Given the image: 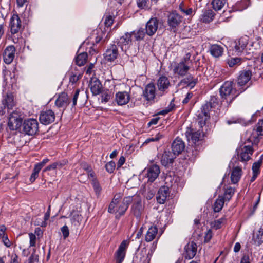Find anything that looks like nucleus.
Instances as JSON below:
<instances>
[{
    "mask_svg": "<svg viewBox=\"0 0 263 263\" xmlns=\"http://www.w3.org/2000/svg\"><path fill=\"white\" fill-rule=\"evenodd\" d=\"M233 82L226 81L219 89L220 95L227 103H231L239 94L234 87Z\"/></svg>",
    "mask_w": 263,
    "mask_h": 263,
    "instance_id": "1",
    "label": "nucleus"
},
{
    "mask_svg": "<svg viewBox=\"0 0 263 263\" xmlns=\"http://www.w3.org/2000/svg\"><path fill=\"white\" fill-rule=\"evenodd\" d=\"M252 46L253 43L249 44V36L245 35L235 42L234 49L237 54L241 53L248 54L251 51V47H252Z\"/></svg>",
    "mask_w": 263,
    "mask_h": 263,
    "instance_id": "2",
    "label": "nucleus"
},
{
    "mask_svg": "<svg viewBox=\"0 0 263 263\" xmlns=\"http://www.w3.org/2000/svg\"><path fill=\"white\" fill-rule=\"evenodd\" d=\"M39 130V123L36 119L30 118L24 120L22 124L23 132L28 135L33 136Z\"/></svg>",
    "mask_w": 263,
    "mask_h": 263,
    "instance_id": "3",
    "label": "nucleus"
},
{
    "mask_svg": "<svg viewBox=\"0 0 263 263\" xmlns=\"http://www.w3.org/2000/svg\"><path fill=\"white\" fill-rule=\"evenodd\" d=\"M13 96L11 93H7L3 96V98L0 104V114L4 115L6 113V109H7L8 112L10 110L12 109L14 106Z\"/></svg>",
    "mask_w": 263,
    "mask_h": 263,
    "instance_id": "4",
    "label": "nucleus"
},
{
    "mask_svg": "<svg viewBox=\"0 0 263 263\" xmlns=\"http://www.w3.org/2000/svg\"><path fill=\"white\" fill-rule=\"evenodd\" d=\"M253 149L251 145H244L237 149L238 158L241 161H247L251 159L253 153Z\"/></svg>",
    "mask_w": 263,
    "mask_h": 263,
    "instance_id": "5",
    "label": "nucleus"
},
{
    "mask_svg": "<svg viewBox=\"0 0 263 263\" xmlns=\"http://www.w3.org/2000/svg\"><path fill=\"white\" fill-rule=\"evenodd\" d=\"M128 243L127 240H123L119 245L118 249L115 253L116 263H122L125 257Z\"/></svg>",
    "mask_w": 263,
    "mask_h": 263,
    "instance_id": "6",
    "label": "nucleus"
},
{
    "mask_svg": "<svg viewBox=\"0 0 263 263\" xmlns=\"http://www.w3.org/2000/svg\"><path fill=\"white\" fill-rule=\"evenodd\" d=\"M144 205L142 204L141 200L139 198H137V199L135 198L134 202L131 207V214L134 215L137 219L140 220L144 211Z\"/></svg>",
    "mask_w": 263,
    "mask_h": 263,
    "instance_id": "7",
    "label": "nucleus"
},
{
    "mask_svg": "<svg viewBox=\"0 0 263 263\" xmlns=\"http://www.w3.org/2000/svg\"><path fill=\"white\" fill-rule=\"evenodd\" d=\"M22 27L21 21L17 14H13L10 19L9 28L11 34H15L19 32Z\"/></svg>",
    "mask_w": 263,
    "mask_h": 263,
    "instance_id": "8",
    "label": "nucleus"
},
{
    "mask_svg": "<svg viewBox=\"0 0 263 263\" xmlns=\"http://www.w3.org/2000/svg\"><path fill=\"white\" fill-rule=\"evenodd\" d=\"M191 67V64L181 60V61L175 65L173 69V72L175 74L183 77L187 74Z\"/></svg>",
    "mask_w": 263,
    "mask_h": 263,
    "instance_id": "9",
    "label": "nucleus"
},
{
    "mask_svg": "<svg viewBox=\"0 0 263 263\" xmlns=\"http://www.w3.org/2000/svg\"><path fill=\"white\" fill-rule=\"evenodd\" d=\"M182 18L176 10L172 11L167 16V24L172 28H176L182 22Z\"/></svg>",
    "mask_w": 263,
    "mask_h": 263,
    "instance_id": "10",
    "label": "nucleus"
},
{
    "mask_svg": "<svg viewBox=\"0 0 263 263\" xmlns=\"http://www.w3.org/2000/svg\"><path fill=\"white\" fill-rule=\"evenodd\" d=\"M159 25V20L156 17L151 18L145 25L146 34L149 36L154 35L158 29Z\"/></svg>",
    "mask_w": 263,
    "mask_h": 263,
    "instance_id": "11",
    "label": "nucleus"
},
{
    "mask_svg": "<svg viewBox=\"0 0 263 263\" xmlns=\"http://www.w3.org/2000/svg\"><path fill=\"white\" fill-rule=\"evenodd\" d=\"M40 121L44 125L49 124L55 120V114L51 109L43 111L41 112L40 115Z\"/></svg>",
    "mask_w": 263,
    "mask_h": 263,
    "instance_id": "12",
    "label": "nucleus"
},
{
    "mask_svg": "<svg viewBox=\"0 0 263 263\" xmlns=\"http://www.w3.org/2000/svg\"><path fill=\"white\" fill-rule=\"evenodd\" d=\"M69 218L71 223L72 230L77 231L82 220V216L78 211L72 210L70 212Z\"/></svg>",
    "mask_w": 263,
    "mask_h": 263,
    "instance_id": "13",
    "label": "nucleus"
},
{
    "mask_svg": "<svg viewBox=\"0 0 263 263\" xmlns=\"http://www.w3.org/2000/svg\"><path fill=\"white\" fill-rule=\"evenodd\" d=\"M252 74L251 70H243L240 71L237 77V83L239 86L247 85L251 80Z\"/></svg>",
    "mask_w": 263,
    "mask_h": 263,
    "instance_id": "14",
    "label": "nucleus"
},
{
    "mask_svg": "<svg viewBox=\"0 0 263 263\" xmlns=\"http://www.w3.org/2000/svg\"><path fill=\"white\" fill-rule=\"evenodd\" d=\"M132 33L127 32L120 37L118 45L120 46L122 51H126L132 44Z\"/></svg>",
    "mask_w": 263,
    "mask_h": 263,
    "instance_id": "15",
    "label": "nucleus"
},
{
    "mask_svg": "<svg viewBox=\"0 0 263 263\" xmlns=\"http://www.w3.org/2000/svg\"><path fill=\"white\" fill-rule=\"evenodd\" d=\"M197 246L194 241H191L184 247V256L185 259H192L196 254Z\"/></svg>",
    "mask_w": 263,
    "mask_h": 263,
    "instance_id": "16",
    "label": "nucleus"
},
{
    "mask_svg": "<svg viewBox=\"0 0 263 263\" xmlns=\"http://www.w3.org/2000/svg\"><path fill=\"white\" fill-rule=\"evenodd\" d=\"M145 170L146 171V176L150 182H153L155 180L160 172L159 166L156 164L148 167Z\"/></svg>",
    "mask_w": 263,
    "mask_h": 263,
    "instance_id": "17",
    "label": "nucleus"
},
{
    "mask_svg": "<svg viewBox=\"0 0 263 263\" xmlns=\"http://www.w3.org/2000/svg\"><path fill=\"white\" fill-rule=\"evenodd\" d=\"M151 257L145 249L137 252L133 259L134 263H149Z\"/></svg>",
    "mask_w": 263,
    "mask_h": 263,
    "instance_id": "18",
    "label": "nucleus"
},
{
    "mask_svg": "<svg viewBox=\"0 0 263 263\" xmlns=\"http://www.w3.org/2000/svg\"><path fill=\"white\" fill-rule=\"evenodd\" d=\"M15 52V48L13 45H10L6 48L3 53L4 62L10 64L13 61Z\"/></svg>",
    "mask_w": 263,
    "mask_h": 263,
    "instance_id": "19",
    "label": "nucleus"
},
{
    "mask_svg": "<svg viewBox=\"0 0 263 263\" xmlns=\"http://www.w3.org/2000/svg\"><path fill=\"white\" fill-rule=\"evenodd\" d=\"M69 104V99L67 93L62 92L58 95L55 101V105L58 108L64 109Z\"/></svg>",
    "mask_w": 263,
    "mask_h": 263,
    "instance_id": "20",
    "label": "nucleus"
},
{
    "mask_svg": "<svg viewBox=\"0 0 263 263\" xmlns=\"http://www.w3.org/2000/svg\"><path fill=\"white\" fill-rule=\"evenodd\" d=\"M198 82V79L191 74H187L186 76L181 80L178 85L180 86H186L190 89L193 88Z\"/></svg>",
    "mask_w": 263,
    "mask_h": 263,
    "instance_id": "21",
    "label": "nucleus"
},
{
    "mask_svg": "<svg viewBox=\"0 0 263 263\" xmlns=\"http://www.w3.org/2000/svg\"><path fill=\"white\" fill-rule=\"evenodd\" d=\"M184 149V142L180 138H176L172 144V152H173L176 156H178L182 153Z\"/></svg>",
    "mask_w": 263,
    "mask_h": 263,
    "instance_id": "22",
    "label": "nucleus"
},
{
    "mask_svg": "<svg viewBox=\"0 0 263 263\" xmlns=\"http://www.w3.org/2000/svg\"><path fill=\"white\" fill-rule=\"evenodd\" d=\"M118 55V49L115 44L111 45L104 54L105 60L108 62L114 61L117 59Z\"/></svg>",
    "mask_w": 263,
    "mask_h": 263,
    "instance_id": "23",
    "label": "nucleus"
},
{
    "mask_svg": "<svg viewBox=\"0 0 263 263\" xmlns=\"http://www.w3.org/2000/svg\"><path fill=\"white\" fill-rule=\"evenodd\" d=\"M170 195L169 187L167 186H161L158 190L156 199L159 204H164Z\"/></svg>",
    "mask_w": 263,
    "mask_h": 263,
    "instance_id": "24",
    "label": "nucleus"
},
{
    "mask_svg": "<svg viewBox=\"0 0 263 263\" xmlns=\"http://www.w3.org/2000/svg\"><path fill=\"white\" fill-rule=\"evenodd\" d=\"M68 163V161L67 160H63L61 161L56 162L46 167L44 170L43 172L46 173L47 172H51V174L53 175L54 177L56 175V171L55 170L58 168L60 169L63 167L64 166L67 164Z\"/></svg>",
    "mask_w": 263,
    "mask_h": 263,
    "instance_id": "25",
    "label": "nucleus"
},
{
    "mask_svg": "<svg viewBox=\"0 0 263 263\" xmlns=\"http://www.w3.org/2000/svg\"><path fill=\"white\" fill-rule=\"evenodd\" d=\"M89 87L93 95L97 96L102 92V86L100 81L96 79H91Z\"/></svg>",
    "mask_w": 263,
    "mask_h": 263,
    "instance_id": "26",
    "label": "nucleus"
},
{
    "mask_svg": "<svg viewBox=\"0 0 263 263\" xmlns=\"http://www.w3.org/2000/svg\"><path fill=\"white\" fill-rule=\"evenodd\" d=\"M130 100L129 94L126 91L118 92L116 94L115 100L119 105L127 104Z\"/></svg>",
    "mask_w": 263,
    "mask_h": 263,
    "instance_id": "27",
    "label": "nucleus"
},
{
    "mask_svg": "<svg viewBox=\"0 0 263 263\" xmlns=\"http://www.w3.org/2000/svg\"><path fill=\"white\" fill-rule=\"evenodd\" d=\"M156 88L154 84H147L143 91V96L147 101H152L155 97Z\"/></svg>",
    "mask_w": 263,
    "mask_h": 263,
    "instance_id": "28",
    "label": "nucleus"
},
{
    "mask_svg": "<svg viewBox=\"0 0 263 263\" xmlns=\"http://www.w3.org/2000/svg\"><path fill=\"white\" fill-rule=\"evenodd\" d=\"M176 156L173 152L165 151L162 156L161 160L162 164L166 166L172 163Z\"/></svg>",
    "mask_w": 263,
    "mask_h": 263,
    "instance_id": "29",
    "label": "nucleus"
},
{
    "mask_svg": "<svg viewBox=\"0 0 263 263\" xmlns=\"http://www.w3.org/2000/svg\"><path fill=\"white\" fill-rule=\"evenodd\" d=\"M157 84L159 90L164 91L169 87L170 83L166 77L162 76L158 79Z\"/></svg>",
    "mask_w": 263,
    "mask_h": 263,
    "instance_id": "30",
    "label": "nucleus"
},
{
    "mask_svg": "<svg viewBox=\"0 0 263 263\" xmlns=\"http://www.w3.org/2000/svg\"><path fill=\"white\" fill-rule=\"evenodd\" d=\"M242 175V169L239 166L233 168L231 174V180L233 184L238 182Z\"/></svg>",
    "mask_w": 263,
    "mask_h": 263,
    "instance_id": "31",
    "label": "nucleus"
},
{
    "mask_svg": "<svg viewBox=\"0 0 263 263\" xmlns=\"http://www.w3.org/2000/svg\"><path fill=\"white\" fill-rule=\"evenodd\" d=\"M185 135L188 138L189 136H191V140L193 143L196 144V142L202 140L204 136V133L203 132L199 130L195 132H186Z\"/></svg>",
    "mask_w": 263,
    "mask_h": 263,
    "instance_id": "32",
    "label": "nucleus"
},
{
    "mask_svg": "<svg viewBox=\"0 0 263 263\" xmlns=\"http://www.w3.org/2000/svg\"><path fill=\"white\" fill-rule=\"evenodd\" d=\"M214 15L215 13L211 9H205L203 10L201 20L203 22L209 23L213 20Z\"/></svg>",
    "mask_w": 263,
    "mask_h": 263,
    "instance_id": "33",
    "label": "nucleus"
},
{
    "mask_svg": "<svg viewBox=\"0 0 263 263\" xmlns=\"http://www.w3.org/2000/svg\"><path fill=\"white\" fill-rule=\"evenodd\" d=\"M210 52L214 57L218 58L222 55L223 48L219 45H212L210 47Z\"/></svg>",
    "mask_w": 263,
    "mask_h": 263,
    "instance_id": "34",
    "label": "nucleus"
},
{
    "mask_svg": "<svg viewBox=\"0 0 263 263\" xmlns=\"http://www.w3.org/2000/svg\"><path fill=\"white\" fill-rule=\"evenodd\" d=\"M158 233V228L156 226H151L148 229L145 237L146 242H151L153 240Z\"/></svg>",
    "mask_w": 263,
    "mask_h": 263,
    "instance_id": "35",
    "label": "nucleus"
},
{
    "mask_svg": "<svg viewBox=\"0 0 263 263\" xmlns=\"http://www.w3.org/2000/svg\"><path fill=\"white\" fill-rule=\"evenodd\" d=\"M252 241L253 243L259 246L263 243V230L261 228L256 232H254L253 234Z\"/></svg>",
    "mask_w": 263,
    "mask_h": 263,
    "instance_id": "36",
    "label": "nucleus"
},
{
    "mask_svg": "<svg viewBox=\"0 0 263 263\" xmlns=\"http://www.w3.org/2000/svg\"><path fill=\"white\" fill-rule=\"evenodd\" d=\"M225 201H226L224 200L222 195H219L217 199L215 200L213 205L214 212H220L222 209Z\"/></svg>",
    "mask_w": 263,
    "mask_h": 263,
    "instance_id": "37",
    "label": "nucleus"
},
{
    "mask_svg": "<svg viewBox=\"0 0 263 263\" xmlns=\"http://www.w3.org/2000/svg\"><path fill=\"white\" fill-rule=\"evenodd\" d=\"M211 4L214 10L219 11L227 4V0H212Z\"/></svg>",
    "mask_w": 263,
    "mask_h": 263,
    "instance_id": "38",
    "label": "nucleus"
},
{
    "mask_svg": "<svg viewBox=\"0 0 263 263\" xmlns=\"http://www.w3.org/2000/svg\"><path fill=\"white\" fill-rule=\"evenodd\" d=\"M22 123V120H16L14 119H9L8 126L11 130H17Z\"/></svg>",
    "mask_w": 263,
    "mask_h": 263,
    "instance_id": "39",
    "label": "nucleus"
},
{
    "mask_svg": "<svg viewBox=\"0 0 263 263\" xmlns=\"http://www.w3.org/2000/svg\"><path fill=\"white\" fill-rule=\"evenodd\" d=\"M130 33H132V35L134 36L136 41L142 40L144 38L145 34H146L145 29L142 28L131 32Z\"/></svg>",
    "mask_w": 263,
    "mask_h": 263,
    "instance_id": "40",
    "label": "nucleus"
},
{
    "mask_svg": "<svg viewBox=\"0 0 263 263\" xmlns=\"http://www.w3.org/2000/svg\"><path fill=\"white\" fill-rule=\"evenodd\" d=\"M178 9L186 16H191L194 13L193 9L192 8L187 7L183 1H182L179 4Z\"/></svg>",
    "mask_w": 263,
    "mask_h": 263,
    "instance_id": "41",
    "label": "nucleus"
},
{
    "mask_svg": "<svg viewBox=\"0 0 263 263\" xmlns=\"http://www.w3.org/2000/svg\"><path fill=\"white\" fill-rule=\"evenodd\" d=\"M87 53L86 52H82L77 55L76 58V63L79 66L84 65L87 60Z\"/></svg>",
    "mask_w": 263,
    "mask_h": 263,
    "instance_id": "42",
    "label": "nucleus"
},
{
    "mask_svg": "<svg viewBox=\"0 0 263 263\" xmlns=\"http://www.w3.org/2000/svg\"><path fill=\"white\" fill-rule=\"evenodd\" d=\"M209 114H204L203 113H199L198 115L197 122L200 127L202 128L205 125L206 121L209 119Z\"/></svg>",
    "mask_w": 263,
    "mask_h": 263,
    "instance_id": "43",
    "label": "nucleus"
},
{
    "mask_svg": "<svg viewBox=\"0 0 263 263\" xmlns=\"http://www.w3.org/2000/svg\"><path fill=\"white\" fill-rule=\"evenodd\" d=\"M235 192V189L232 187L228 186L224 187V193L223 195V199L226 201H229L233 196Z\"/></svg>",
    "mask_w": 263,
    "mask_h": 263,
    "instance_id": "44",
    "label": "nucleus"
},
{
    "mask_svg": "<svg viewBox=\"0 0 263 263\" xmlns=\"http://www.w3.org/2000/svg\"><path fill=\"white\" fill-rule=\"evenodd\" d=\"M128 208L126 207V205L121 203L120 205L117 208L116 212V218H119L121 216H123L127 210Z\"/></svg>",
    "mask_w": 263,
    "mask_h": 263,
    "instance_id": "45",
    "label": "nucleus"
},
{
    "mask_svg": "<svg viewBox=\"0 0 263 263\" xmlns=\"http://www.w3.org/2000/svg\"><path fill=\"white\" fill-rule=\"evenodd\" d=\"M241 63V59L240 58H232L229 59L227 63L229 67H233L240 65Z\"/></svg>",
    "mask_w": 263,
    "mask_h": 263,
    "instance_id": "46",
    "label": "nucleus"
},
{
    "mask_svg": "<svg viewBox=\"0 0 263 263\" xmlns=\"http://www.w3.org/2000/svg\"><path fill=\"white\" fill-rule=\"evenodd\" d=\"M92 184L95 190V192L96 193V194L97 195V197H99L100 195L102 190V188L99 182L97 181L96 179H93L92 180Z\"/></svg>",
    "mask_w": 263,
    "mask_h": 263,
    "instance_id": "47",
    "label": "nucleus"
},
{
    "mask_svg": "<svg viewBox=\"0 0 263 263\" xmlns=\"http://www.w3.org/2000/svg\"><path fill=\"white\" fill-rule=\"evenodd\" d=\"M2 242L7 248H10L12 245V242L8 238V235L6 232L2 235Z\"/></svg>",
    "mask_w": 263,
    "mask_h": 263,
    "instance_id": "48",
    "label": "nucleus"
},
{
    "mask_svg": "<svg viewBox=\"0 0 263 263\" xmlns=\"http://www.w3.org/2000/svg\"><path fill=\"white\" fill-rule=\"evenodd\" d=\"M175 107V104L174 103V99H173L170 102L168 106H167L165 109L161 110L159 112V115H165L171 111Z\"/></svg>",
    "mask_w": 263,
    "mask_h": 263,
    "instance_id": "49",
    "label": "nucleus"
},
{
    "mask_svg": "<svg viewBox=\"0 0 263 263\" xmlns=\"http://www.w3.org/2000/svg\"><path fill=\"white\" fill-rule=\"evenodd\" d=\"M22 120V115L19 110H15L10 114L9 119Z\"/></svg>",
    "mask_w": 263,
    "mask_h": 263,
    "instance_id": "50",
    "label": "nucleus"
},
{
    "mask_svg": "<svg viewBox=\"0 0 263 263\" xmlns=\"http://www.w3.org/2000/svg\"><path fill=\"white\" fill-rule=\"evenodd\" d=\"M262 159L260 158L257 162H254L252 165L253 173L258 174L260 171V167L262 163Z\"/></svg>",
    "mask_w": 263,
    "mask_h": 263,
    "instance_id": "51",
    "label": "nucleus"
},
{
    "mask_svg": "<svg viewBox=\"0 0 263 263\" xmlns=\"http://www.w3.org/2000/svg\"><path fill=\"white\" fill-rule=\"evenodd\" d=\"M41 170L39 168L34 166V168L33 170V172L30 177V181L31 183L33 182L35 179L38 177L39 173Z\"/></svg>",
    "mask_w": 263,
    "mask_h": 263,
    "instance_id": "52",
    "label": "nucleus"
},
{
    "mask_svg": "<svg viewBox=\"0 0 263 263\" xmlns=\"http://www.w3.org/2000/svg\"><path fill=\"white\" fill-rule=\"evenodd\" d=\"M149 0H137L138 7L141 9H146L148 7Z\"/></svg>",
    "mask_w": 263,
    "mask_h": 263,
    "instance_id": "53",
    "label": "nucleus"
},
{
    "mask_svg": "<svg viewBox=\"0 0 263 263\" xmlns=\"http://www.w3.org/2000/svg\"><path fill=\"white\" fill-rule=\"evenodd\" d=\"M138 197H135L133 198V196H127L124 198L122 203L126 206L127 208H128L129 205L133 201H134L135 199H137Z\"/></svg>",
    "mask_w": 263,
    "mask_h": 263,
    "instance_id": "54",
    "label": "nucleus"
},
{
    "mask_svg": "<svg viewBox=\"0 0 263 263\" xmlns=\"http://www.w3.org/2000/svg\"><path fill=\"white\" fill-rule=\"evenodd\" d=\"M115 167H116L115 162L112 161H111L108 162L105 165L106 170L109 173H111L114 172V171L115 170Z\"/></svg>",
    "mask_w": 263,
    "mask_h": 263,
    "instance_id": "55",
    "label": "nucleus"
},
{
    "mask_svg": "<svg viewBox=\"0 0 263 263\" xmlns=\"http://www.w3.org/2000/svg\"><path fill=\"white\" fill-rule=\"evenodd\" d=\"M226 221L224 218H220L214 221L212 223L213 227L215 229H218L221 228V224Z\"/></svg>",
    "mask_w": 263,
    "mask_h": 263,
    "instance_id": "56",
    "label": "nucleus"
},
{
    "mask_svg": "<svg viewBox=\"0 0 263 263\" xmlns=\"http://www.w3.org/2000/svg\"><path fill=\"white\" fill-rule=\"evenodd\" d=\"M256 130L258 135H263V119L259 120Z\"/></svg>",
    "mask_w": 263,
    "mask_h": 263,
    "instance_id": "57",
    "label": "nucleus"
},
{
    "mask_svg": "<svg viewBox=\"0 0 263 263\" xmlns=\"http://www.w3.org/2000/svg\"><path fill=\"white\" fill-rule=\"evenodd\" d=\"M212 108L211 103L207 102L202 106L201 113L209 114V111Z\"/></svg>",
    "mask_w": 263,
    "mask_h": 263,
    "instance_id": "58",
    "label": "nucleus"
},
{
    "mask_svg": "<svg viewBox=\"0 0 263 263\" xmlns=\"http://www.w3.org/2000/svg\"><path fill=\"white\" fill-rule=\"evenodd\" d=\"M61 231L63 234L64 239H65L69 236V229H68V227L66 225H65L63 227H62L61 228Z\"/></svg>",
    "mask_w": 263,
    "mask_h": 263,
    "instance_id": "59",
    "label": "nucleus"
},
{
    "mask_svg": "<svg viewBox=\"0 0 263 263\" xmlns=\"http://www.w3.org/2000/svg\"><path fill=\"white\" fill-rule=\"evenodd\" d=\"M114 22L113 17L111 15H109L106 17L104 21V24L106 27H110Z\"/></svg>",
    "mask_w": 263,
    "mask_h": 263,
    "instance_id": "60",
    "label": "nucleus"
},
{
    "mask_svg": "<svg viewBox=\"0 0 263 263\" xmlns=\"http://www.w3.org/2000/svg\"><path fill=\"white\" fill-rule=\"evenodd\" d=\"M80 91L79 89H77L75 91V92L73 95L72 99V107L75 106L77 104V100L79 97V96Z\"/></svg>",
    "mask_w": 263,
    "mask_h": 263,
    "instance_id": "61",
    "label": "nucleus"
},
{
    "mask_svg": "<svg viewBox=\"0 0 263 263\" xmlns=\"http://www.w3.org/2000/svg\"><path fill=\"white\" fill-rule=\"evenodd\" d=\"M192 51L186 52L185 57L182 59V60L184 61L185 62H187L188 63L192 65V60L190 59L191 57L192 54Z\"/></svg>",
    "mask_w": 263,
    "mask_h": 263,
    "instance_id": "62",
    "label": "nucleus"
},
{
    "mask_svg": "<svg viewBox=\"0 0 263 263\" xmlns=\"http://www.w3.org/2000/svg\"><path fill=\"white\" fill-rule=\"evenodd\" d=\"M30 239V246L34 247L36 244V236L33 233L29 234Z\"/></svg>",
    "mask_w": 263,
    "mask_h": 263,
    "instance_id": "63",
    "label": "nucleus"
},
{
    "mask_svg": "<svg viewBox=\"0 0 263 263\" xmlns=\"http://www.w3.org/2000/svg\"><path fill=\"white\" fill-rule=\"evenodd\" d=\"M38 261L39 256L35 253H32L28 259V263H34L35 262H37Z\"/></svg>",
    "mask_w": 263,
    "mask_h": 263,
    "instance_id": "64",
    "label": "nucleus"
}]
</instances>
